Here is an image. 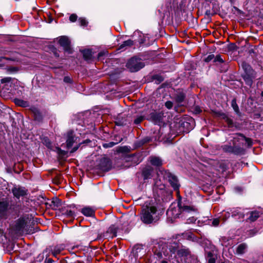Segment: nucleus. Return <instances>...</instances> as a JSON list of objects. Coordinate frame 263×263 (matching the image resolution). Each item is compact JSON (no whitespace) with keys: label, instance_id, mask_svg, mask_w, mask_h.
Segmentation results:
<instances>
[{"label":"nucleus","instance_id":"1a4fd4ad","mask_svg":"<svg viewBox=\"0 0 263 263\" xmlns=\"http://www.w3.org/2000/svg\"><path fill=\"white\" fill-rule=\"evenodd\" d=\"M27 223V221L25 219L23 218L19 219L15 224V230L20 232L32 233L33 232L32 230L29 231V230H27L26 228Z\"/></svg>","mask_w":263,"mask_h":263},{"label":"nucleus","instance_id":"dca6fc26","mask_svg":"<svg viewBox=\"0 0 263 263\" xmlns=\"http://www.w3.org/2000/svg\"><path fill=\"white\" fill-rule=\"evenodd\" d=\"M219 115L221 118L224 120V121L227 123L229 127H233L234 124L232 119L230 118L226 114L224 113H220Z\"/></svg>","mask_w":263,"mask_h":263},{"label":"nucleus","instance_id":"cd10ccee","mask_svg":"<svg viewBox=\"0 0 263 263\" xmlns=\"http://www.w3.org/2000/svg\"><path fill=\"white\" fill-rule=\"evenodd\" d=\"M133 45V41L131 40H128L124 41L120 46V48H123L125 47H130Z\"/></svg>","mask_w":263,"mask_h":263},{"label":"nucleus","instance_id":"bb28decb","mask_svg":"<svg viewBox=\"0 0 263 263\" xmlns=\"http://www.w3.org/2000/svg\"><path fill=\"white\" fill-rule=\"evenodd\" d=\"M231 106L233 107V108L234 110L235 111V112L237 114L240 115V111H239V107H238V105L236 103V100L235 99H233L232 100V102H231Z\"/></svg>","mask_w":263,"mask_h":263},{"label":"nucleus","instance_id":"603ef678","mask_svg":"<svg viewBox=\"0 0 263 263\" xmlns=\"http://www.w3.org/2000/svg\"><path fill=\"white\" fill-rule=\"evenodd\" d=\"M236 215V213L235 211H234L232 213V216H235Z\"/></svg>","mask_w":263,"mask_h":263},{"label":"nucleus","instance_id":"b1692460","mask_svg":"<svg viewBox=\"0 0 263 263\" xmlns=\"http://www.w3.org/2000/svg\"><path fill=\"white\" fill-rule=\"evenodd\" d=\"M247 248V245L245 243H241L239 245L236 249V253L238 254H242L245 253Z\"/></svg>","mask_w":263,"mask_h":263},{"label":"nucleus","instance_id":"c9c22d12","mask_svg":"<svg viewBox=\"0 0 263 263\" xmlns=\"http://www.w3.org/2000/svg\"><path fill=\"white\" fill-rule=\"evenodd\" d=\"M242 66L243 68L246 71H248L249 72H250V71L251 70L250 66L247 64L246 63H242Z\"/></svg>","mask_w":263,"mask_h":263},{"label":"nucleus","instance_id":"aec40b11","mask_svg":"<svg viewBox=\"0 0 263 263\" xmlns=\"http://www.w3.org/2000/svg\"><path fill=\"white\" fill-rule=\"evenodd\" d=\"M14 102L16 105L23 107H26L29 106V103L27 101L20 99H14Z\"/></svg>","mask_w":263,"mask_h":263},{"label":"nucleus","instance_id":"a211bd4d","mask_svg":"<svg viewBox=\"0 0 263 263\" xmlns=\"http://www.w3.org/2000/svg\"><path fill=\"white\" fill-rule=\"evenodd\" d=\"M248 219L250 221L253 222L255 221L260 216V213L257 211H252L248 213Z\"/></svg>","mask_w":263,"mask_h":263},{"label":"nucleus","instance_id":"9b49d317","mask_svg":"<svg viewBox=\"0 0 263 263\" xmlns=\"http://www.w3.org/2000/svg\"><path fill=\"white\" fill-rule=\"evenodd\" d=\"M99 166L100 169L102 171H108L111 168V161L109 159L107 158H103L100 160V163Z\"/></svg>","mask_w":263,"mask_h":263},{"label":"nucleus","instance_id":"f8f14e48","mask_svg":"<svg viewBox=\"0 0 263 263\" xmlns=\"http://www.w3.org/2000/svg\"><path fill=\"white\" fill-rule=\"evenodd\" d=\"M165 185L161 182L160 180H156L154 184V191L156 192L158 196L163 194L164 191Z\"/></svg>","mask_w":263,"mask_h":263},{"label":"nucleus","instance_id":"f704fd0d","mask_svg":"<svg viewBox=\"0 0 263 263\" xmlns=\"http://www.w3.org/2000/svg\"><path fill=\"white\" fill-rule=\"evenodd\" d=\"M214 62H219V63H223L224 62L223 60L222 59V57L220 55H217L216 56V57L214 59Z\"/></svg>","mask_w":263,"mask_h":263},{"label":"nucleus","instance_id":"864d4df0","mask_svg":"<svg viewBox=\"0 0 263 263\" xmlns=\"http://www.w3.org/2000/svg\"><path fill=\"white\" fill-rule=\"evenodd\" d=\"M188 124H189L188 122H183L181 124L183 125L184 126H185V125H188Z\"/></svg>","mask_w":263,"mask_h":263},{"label":"nucleus","instance_id":"0eeeda50","mask_svg":"<svg viewBox=\"0 0 263 263\" xmlns=\"http://www.w3.org/2000/svg\"><path fill=\"white\" fill-rule=\"evenodd\" d=\"M233 144H234V143ZM222 148L225 152L231 153L236 155H240L244 153L243 148L239 146H235V144H234L233 146H231L230 144H226L222 146Z\"/></svg>","mask_w":263,"mask_h":263},{"label":"nucleus","instance_id":"f257e3e1","mask_svg":"<svg viewBox=\"0 0 263 263\" xmlns=\"http://www.w3.org/2000/svg\"><path fill=\"white\" fill-rule=\"evenodd\" d=\"M157 209L153 200L146 201L142 205L140 212V219L145 224L153 223L157 218Z\"/></svg>","mask_w":263,"mask_h":263},{"label":"nucleus","instance_id":"72a5a7b5","mask_svg":"<svg viewBox=\"0 0 263 263\" xmlns=\"http://www.w3.org/2000/svg\"><path fill=\"white\" fill-rule=\"evenodd\" d=\"M79 24L81 26H86L87 25V22L84 18H80L78 20Z\"/></svg>","mask_w":263,"mask_h":263},{"label":"nucleus","instance_id":"7ed1b4c3","mask_svg":"<svg viewBox=\"0 0 263 263\" xmlns=\"http://www.w3.org/2000/svg\"><path fill=\"white\" fill-rule=\"evenodd\" d=\"M144 66L145 64L141 60L136 57L131 58L126 64V67L130 72H136Z\"/></svg>","mask_w":263,"mask_h":263},{"label":"nucleus","instance_id":"393cba45","mask_svg":"<svg viewBox=\"0 0 263 263\" xmlns=\"http://www.w3.org/2000/svg\"><path fill=\"white\" fill-rule=\"evenodd\" d=\"M117 228L114 225H111L107 230L106 233L110 234L112 237L116 236Z\"/></svg>","mask_w":263,"mask_h":263},{"label":"nucleus","instance_id":"680f3d73","mask_svg":"<svg viewBox=\"0 0 263 263\" xmlns=\"http://www.w3.org/2000/svg\"><path fill=\"white\" fill-rule=\"evenodd\" d=\"M236 139V137H234V140H235Z\"/></svg>","mask_w":263,"mask_h":263},{"label":"nucleus","instance_id":"052dcab7","mask_svg":"<svg viewBox=\"0 0 263 263\" xmlns=\"http://www.w3.org/2000/svg\"><path fill=\"white\" fill-rule=\"evenodd\" d=\"M211 253H209V256H211Z\"/></svg>","mask_w":263,"mask_h":263},{"label":"nucleus","instance_id":"412c9836","mask_svg":"<svg viewBox=\"0 0 263 263\" xmlns=\"http://www.w3.org/2000/svg\"><path fill=\"white\" fill-rule=\"evenodd\" d=\"M150 162L153 165L159 166L162 165L161 160L156 157H152L150 158Z\"/></svg>","mask_w":263,"mask_h":263},{"label":"nucleus","instance_id":"5fc2aeb1","mask_svg":"<svg viewBox=\"0 0 263 263\" xmlns=\"http://www.w3.org/2000/svg\"><path fill=\"white\" fill-rule=\"evenodd\" d=\"M248 83L249 84V85H251V82L250 81H249Z\"/></svg>","mask_w":263,"mask_h":263},{"label":"nucleus","instance_id":"8fccbe9b","mask_svg":"<svg viewBox=\"0 0 263 263\" xmlns=\"http://www.w3.org/2000/svg\"><path fill=\"white\" fill-rule=\"evenodd\" d=\"M78 148V147L77 146V147H74L71 150V153H73L74 152H76Z\"/></svg>","mask_w":263,"mask_h":263},{"label":"nucleus","instance_id":"4be33fe9","mask_svg":"<svg viewBox=\"0 0 263 263\" xmlns=\"http://www.w3.org/2000/svg\"><path fill=\"white\" fill-rule=\"evenodd\" d=\"M177 254L180 257H187L190 255V251L188 249L181 248L178 250Z\"/></svg>","mask_w":263,"mask_h":263},{"label":"nucleus","instance_id":"9d476101","mask_svg":"<svg viewBox=\"0 0 263 263\" xmlns=\"http://www.w3.org/2000/svg\"><path fill=\"white\" fill-rule=\"evenodd\" d=\"M59 42L65 51L67 52L68 53H72L70 41L66 36H63L61 37Z\"/></svg>","mask_w":263,"mask_h":263},{"label":"nucleus","instance_id":"f3484780","mask_svg":"<svg viewBox=\"0 0 263 263\" xmlns=\"http://www.w3.org/2000/svg\"><path fill=\"white\" fill-rule=\"evenodd\" d=\"M73 132L71 130L67 133V139L66 140V144L67 147H70L74 142Z\"/></svg>","mask_w":263,"mask_h":263},{"label":"nucleus","instance_id":"a878e982","mask_svg":"<svg viewBox=\"0 0 263 263\" xmlns=\"http://www.w3.org/2000/svg\"><path fill=\"white\" fill-rule=\"evenodd\" d=\"M184 98H185V95L183 93L179 92V93H177L175 96V100L177 103H178V104H180L183 101Z\"/></svg>","mask_w":263,"mask_h":263},{"label":"nucleus","instance_id":"4d7b16f0","mask_svg":"<svg viewBox=\"0 0 263 263\" xmlns=\"http://www.w3.org/2000/svg\"><path fill=\"white\" fill-rule=\"evenodd\" d=\"M55 54V56L57 57H59V55L58 54H57V53Z\"/></svg>","mask_w":263,"mask_h":263},{"label":"nucleus","instance_id":"ddd939ff","mask_svg":"<svg viewBox=\"0 0 263 263\" xmlns=\"http://www.w3.org/2000/svg\"><path fill=\"white\" fill-rule=\"evenodd\" d=\"M65 250V246L63 245H60L55 246L53 249H51V254L53 257L57 258L58 259H59L58 255L59 254H63L62 253Z\"/></svg>","mask_w":263,"mask_h":263},{"label":"nucleus","instance_id":"6e6552de","mask_svg":"<svg viewBox=\"0 0 263 263\" xmlns=\"http://www.w3.org/2000/svg\"><path fill=\"white\" fill-rule=\"evenodd\" d=\"M180 205H181V203H178V208L174 207L173 206L170 207L166 212L168 218H170L171 220H173V219H175L180 217L179 216H181Z\"/></svg>","mask_w":263,"mask_h":263},{"label":"nucleus","instance_id":"a18cd8bd","mask_svg":"<svg viewBox=\"0 0 263 263\" xmlns=\"http://www.w3.org/2000/svg\"><path fill=\"white\" fill-rule=\"evenodd\" d=\"M64 81L66 83H70L71 82V79L68 77H65L64 79Z\"/></svg>","mask_w":263,"mask_h":263},{"label":"nucleus","instance_id":"3c124183","mask_svg":"<svg viewBox=\"0 0 263 263\" xmlns=\"http://www.w3.org/2000/svg\"><path fill=\"white\" fill-rule=\"evenodd\" d=\"M109 146L111 147L115 145V143L114 142H110L109 143Z\"/></svg>","mask_w":263,"mask_h":263},{"label":"nucleus","instance_id":"de8ad7c7","mask_svg":"<svg viewBox=\"0 0 263 263\" xmlns=\"http://www.w3.org/2000/svg\"><path fill=\"white\" fill-rule=\"evenodd\" d=\"M11 80L10 78H6L2 80V82H10Z\"/></svg>","mask_w":263,"mask_h":263},{"label":"nucleus","instance_id":"ea45409f","mask_svg":"<svg viewBox=\"0 0 263 263\" xmlns=\"http://www.w3.org/2000/svg\"><path fill=\"white\" fill-rule=\"evenodd\" d=\"M220 222V219L218 218L214 219L212 221V225L213 226H218Z\"/></svg>","mask_w":263,"mask_h":263},{"label":"nucleus","instance_id":"c85d7f7f","mask_svg":"<svg viewBox=\"0 0 263 263\" xmlns=\"http://www.w3.org/2000/svg\"><path fill=\"white\" fill-rule=\"evenodd\" d=\"M32 110L34 114L35 119L40 120L41 119V115L40 111L35 108H33Z\"/></svg>","mask_w":263,"mask_h":263},{"label":"nucleus","instance_id":"e433bc0d","mask_svg":"<svg viewBox=\"0 0 263 263\" xmlns=\"http://www.w3.org/2000/svg\"><path fill=\"white\" fill-rule=\"evenodd\" d=\"M64 214L68 217H72L74 215L73 212L71 210H67Z\"/></svg>","mask_w":263,"mask_h":263},{"label":"nucleus","instance_id":"58836bf2","mask_svg":"<svg viewBox=\"0 0 263 263\" xmlns=\"http://www.w3.org/2000/svg\"><path fill=\"white\" fill-rule=\"evenodd\" d=\"M165 105L167 108L171 109L172 108L173 104L171 101H168L165 102Z\"/></svg>","mask_w":263,"mask_h":263},{"label":"nucleus","instance_id":"7c9ffc66","mask_svg":"<svg viewBox=\"0 0 263 263\" xmlns=\"http://www.w3.org/2000/svg\"><path fill=\"white\" fill-rule=\"evenodd\" d=\"M42 142L44 145H45L48 148H51V143L49 140V139L45 137L43 139Z\"/></svg>","mask_w":263,"mask_h":263},{"label":"nucleus","instance_id":"2f4dec72","mask_svg":"<svg viewBox=\"0 0 263 263\" xmlns=\"http://www.w3.org/2000/svg\"><path fill=\"white\" fill-rule=\"evenodd\" d=\"M238 136L241 137L242 139L245 140V141H246V143H247L248 146L250 147V146H252V140L250 138H246V137H245V136H242L241 134H239Z\"/></svg>","mask_w":263,"mask_h":263},{"label":"nucleus","instance_id":"20e7f679","mask_svg":"<svg viewBox=\"0 0 263 263\" xmlns=\"http://www.w3.org/2000/svg\"><path fill=\"white\" fill-rule=\"evenodd\" d=\"M181 218H186L188 216L195 215L198 213L197 209L194 206L180 205Z\"/></svg>","mask_w":263,"mask_h":263},{"label":"nucleus","instance_id":"423d86ee","mask_svg":"<svg viewBox=\"0 0 263 263\" xmlns=\"http://www.w3.org/2000/svg\"><path fill=\"white\" fill-rule=\"evenodd\" d=\"M164 177L168 180L171 186L175 190L178 191L179 190V184L178 183V180L175 176L170 172L166 171L164 173Z\"/></svg>","mask_w":263,"mask_h":263},{"label":"nucleus","instance_id":"39448f33","mask_svg":"<svg viewBox=\"0 0 263 263\" xmlns=\"http://www.w3.org/2000/svg\"><path fill=\"white\" fill-rule=\"evenodd\" d=\"M11 192L14 197L18 199L25 197L28 194V190L25 187L16 185L12 187Z\"/></svg>","mask_w":263,"mask_h":263},{"label":"nucleus","instance_id":"37998d69","mask_svg":"<svg viewBox=\"0 0 263 263\" xmlns=\"http://www.w3.org/2000/svg\"><path fill=\"white\" fill-rule=\"evenodd\" d=\"M53 262L54 260L52 259L49 258H46L44 261L45 263H53Z\"/></svg>","mask_w":263,"mask_h":263},{"label":"nucleus","instance_id":"4c0bfd02","mask_svg":"<svg viewBox=\"0 0 263 263\" xmlns=\"http://www.w3.org/2000/svg\"><path fill=\"white\" fill-rule=\"evenodd\" d=\"M77 18H78V16L76 14H72L69 16V20L71 22H74L77 21Z\"/></svg>","mask_w":263,"mask_h":263},{"label":"nucleus","instance_id":"79ce46f5","mask_svg":"<svg viewBox=\"0 0 263 263\" xmlns=\"http://www.w3.org/2000/svg\"><path fill=\"white\" fill-rule=\"evenodd\" d=\"M230 216V213L229 212H227L225 214L224 217L222 218V219L223 221L224 222Z\"/></svg>","mask_w":263,"mask_h":263},{"label":"nucleus","instance_id":"bf43d9fd","mask_svg":"<svg viewBox=\"0 0 263 263\" xmlns=\"http://www.w3.org/2000/svg\"><path fill=\"white\" fill-rule=\"evenodd\" d=\"M162 263H167L166 261H163Z\"/></svg>","mask_w":263,"mask_h":263},{"label":"nucleus","instance_id":"473e14b6","mask_svg":"<svg viewBox=\"0 0 263 263\" xmlns=\"http://www.w3.org/2000/svg\"><path fill=\"white\" fill-rule=\"evenodd\" d=\"M144 119V117L143 116H138L135 120H134V123L136 124H138L140 123Z\"/></svg>","mask_w":263,"mask_h":263},{"label":"nucleus","instance_id":"09e8293b","mask_svg":"<svg viewBox=\"0 0 263 263\" xmlns=\"http://www.w3.org/2000/svg\"><path fill=\"white\" fill-rule=\"evenodd\" d=\"M105 52H100L98 53V58H100L102 56L105 54Z\"/></svg>","mask_w":263,"mask_h":263},{"label":"nucleus","instance_id":"6ab92c4d","mask_svg":"<svg viewBox=\"0 0 263 263\" xmlns=\"http://www.w3.org/2000/svg\"><path fill=\"white\" fill-rule=\"evenodd\" d=\"M151 118L155 124H160L162 122V116L160 114L153 113Z\"/></svg>","mask_w":263,"mask_h":263},{"label":"nucleus","instance_id":"4468645a","mask_svg":"<svg viewBox=\"0 0 263 263\" xmlns=\"http://www.w3.org/2000/svg\"><path fill=\"white\" fill-rule=\"evenodd\" d=\"M153 168L151 166H146L143 168L142 171V176L144 180L150 179L152 177Z\"/></svg>","mask_w":263,"mask_h":263},{"label":"nucleus","instance_id":"13d9d810","mask_svg":"<svg viewBox=\"0 0 263 263\" xmlns=\"http://www.w3.org/2000/svg\"><path fill=\"white\" fill-rule=\"evenodd\" d=\"M261 96L263 97V91L261 92Z\"/></svg>","mask_w":263,"mask_h":263},{"label":"nucleus","instance_id":"2eb2a0df","mask_svg":"<svg viewBox=\"0 0 263 263\" xmlns=\"http://www.w3.org/2000/svg\"><path fill=\"white\" fill-rule=\"evenodd\" d=\"M81 212L86 216L92 217L95 215V210L92 208L88 206L82 209Z\"/></svg>","mask_w":263,"mask_h":263},{"label":"nucleus","instance_id":"c756f323","mask_svg":"<svg viewBox=\"0 0 263 263\" xmlns=\"http://www.w3.org/2000/svg\"><path fill=\"white\" fill-rule=\"evenodd\" d=\"M197 218L195 215L190 216L187 217L186 223H194L196 220Z\"/></svg>","mask_w":263,"mask_h":263},{"label":"nucleus","instance_id":"49530a36","mask_svg":"<svg viewBox=\"0 0 263 263\" xmlns=\"http://www.w3.org/2000/svg\"><path fill=\"white\" fill-rule=\"evenodd\" d=\"M209 263H215V259L213 257H210L209 259Z\"/></svg>","mask_w":263,"mask_h":263},{"label":"nucleus","instance_id":"5701e85b","mask_svg":"<svg viewBox=\"0 0 263 263\" xmlns=\"http://www.w3.org/2000/svg\"><path fill=\"white\" fill-rule=\"evenodd\" d=\"M83 57L86 60H91L92 58V51L90 49H84L82 51Z\"/></svg>","mask_w":263,"mask_h":263},{"label":"nucleus","instance_id":"f03ea898","mask_svg":"<svg viewBox=\"0 0 263 263\" xmlns=\"http://www.w3.org/2000/svg\"><path fill=\"white\" fill-rule=\"evenodd\" d=\"M11 201L8 198L0 199V220L7 219L10 215Z\"/></svg>","mask_w":263,"mask_h":263},{"label":"nucleus","instance_id":"6e6d98bb","mask_svg":"<svg viewBox=\"0 0 263 263\" xmlns=\"http://www.w3.org/2000/svg\"><path fill=\"white\" fill-rule=\"evenodd\" d=\"M2 59H5V58H3V57H1V58H0V61H2Z\"/></svg>","mask_w":263,"mask_h":263},{"label":"nucleus","instance_id":"c03bdc74","mask_svg":"<svg viewBox=\"0 0 263 263\" xmlns=\"http://www.w3.org/2000/svg\"><path fill=\"white\" fill-rule=\"evenodd\" d=\"M9 70L11 72H16L18 70V69L16 67H13L9 68Z\"/></svg>","mask_w":263,"mask_h":263},{"label":"nucleus","instance_id":"a19ab883","mask_svg":"<svg viewBox=\"0 0 263 263\" xmlns=\"http://www.w3.org/2000/svg\"><path fill=\"white\" fill-rule=\"evenodd\" d=\"M215 57L214 54H210L205 59V61L206 62H209L211 61L212 59H213Z\"/></svg>","mask_w":263,"mask_h":263}]
</instances>
